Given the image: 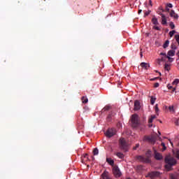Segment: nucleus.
Masks as SVG:
<instances>
[{"instance_id":"obj_1","label":"nucleus","mask_w":179,"mask_h":179,"mask_svg":"<svg viewBox=\"0 0 179 179\" xmlns=\"http://www.w3.org/2000/svg\"><path fill=\"white\" fill-rule=\"evenodd\" d=\"M145 156L138 155L136 157L137 160L143 163H150V157L152 156V151L148 150L145 153Z\"/></svg>"},{"instance_id":"obj_2","label":"nucleus","mask_w":179,"mask_h":179,"mask_svg":"<svg viewBox=\"0 0 179 179\" xmlns=\"http://www.w3.org/2000/svg\"><path fill=\"white\" fill-rule=\"evenodd\" d=\"M165 163L166 164L165 165V168L166 169V170L170 171L173 166L176 164V159H174V158L168 156V157H166L165 158Z\"/></svg>"},{"instance_id":"obj_3","label":"nucleus","mask_w":179,"mask_h":179,"mask_svg":"<svg viewBox=\"0 0 179 179\" xmlns=\"http://www.w3.org/2000/svg\"><path fill=\"white\" fill-rule=\"evenodd\" d=\"M138 125H139V117L136 114L132 115L131 127H133V128H136V127H138Z\"/></svg>"},{"instance_id":"obj_4","label":"nucleus","mask_w":179,"mask_h":179,"mask_svg":"<svg viewBox=\"0 0 179 179\" xmlns=\"http://www.w3.org/2000/svg\"><path fill=\"white\" fill-rule=\"evenodd\" d=\"M115 134H117V130L115 128H110L107 129L105 135L107 138H112Z\"/></svg>"},{"instance_id":"obj_5","label":"nucleus","mask_w":179,"mask_h":179,"mask_svg":"<svg viewBox=\"0 0 179 179\" xmlns=\"http://www.w3.org/2000/svg\"><path fill=\"white\" fill-rule=\"evenodd\" d=\"M119 143L120 145L121 149H122L123 150H125V152H127V148L128 145L127 144V141H125V138H121L119 141Z\"/></svg>"},{"instance_id":"obj_6","label":"nucleus","mask_w":179,"mask_h":179,"mask_svg":"<svg viewBox=\"0 0 179 179\" xmlns=\"http://www.w3.org/2000/svg\"><path fill=\"white\" fill-rule=\"evenodd\" d=\"M113 171L116 178H119V177H121L122 176L121 171H120V168H118V166H115L113 169Z\"/></svg>"},{"instance_id":"obj_7","label":"nucleus","mask_w":179,"mask_h":179,"mask_svg":"<svg viewBox=\"0 0 179 179\" xmlns=\"http://www.w3.org/2000/svg\"><path fill=\"white\" fill-rule=\"evenodd\" d=\"M160 176V172L159 171H152L150 172L146 176V177H150L151 178H155V177H159Z\"/></svg>"},{"instance_id":"obj_8","label":"nucleus","mask_w":179,"mask_h":179,"mask_svg":"<svg viewBox=\"0 0 179 179\" xmlns=\"http://www.w3.org/2000/svg\"><path fill=\"white\" fill-rule=\"evenodd\" d=\"M145 139L146 141H148L152 145H155L156 143V136H147Z\"/></svg>"},{"instance_id":"obj_9","label":"nucleus","mask_w":179,"mask_h":179,"mask_svg":"<svg viewBox=\"0 0 179 179\" xmlns=\"http://www.w3.org/2000/svg\"><path fill=\"white\" fill-rule=\"evenodd\" d=\"M155 159L156 160H162L163 155H162L159 152H157L156 150H154Z\"/></svg>"},{"instance_id":"obj_10","label":"nucleus","mask_w":179,"mask_h":179,"mask_svg":"<svg viewBox=\"0 0 179 179\" xmlns=\"http://www.w3.org/2000/svg\"><path fill=\"white\" fill-rule=\"evenodd\" d=\"M138 110H141V102L136 100L134 101V111H138Z\"/></svg>"},{"instance_id":"obj_11","label":"nucleus","mask_w":179,"mask_h":179,"mask_svg":"<svg viewBox=\"0 0 179 179\" xmlns=\"http://www.w3.org/2000/svg\"><path fill=\"white\" fill-rule=\"evenodd\" d=\"M159 15L162 16V24L163 25L167 24V18H166V15H164V14L162 13H159Z\"/></svg>"},{"instance_id":"obj_12","label":"nucleus","mask_w":179,"mask_h":179,"mask_svg":"<svg viewBox=\"0 0 179 179\" xmlns=\"http://www.w3.org/2000/svg\"><path fill=\"white\" fill-rule=\"evenodd\" d=\"M155 119H156V115H151V118H149L148 126L150 128L153 127V124H152V122H153V120H155Z\"/></svg>"},{"instance_id":"obj_13","label":"nucleus","mask_w":179,"mask_h":179,"mask_svg":"<svg viewBox=\"0 0 179 179\" xmlns=\"http://www.w3.org/2000/svg\"><path fill=\"white\" fill-rule=\"evenodd\" d=\"M101 177L103 179H110V175L107 171H104V172L101 174Z\"/></svg>"},{"instance_id":"obj_14","label":"nucleus","mask_w":179,"mask_h":179,"mask_svg":"<svg viewBox=\"0 0 179 179\" xmlns=\"http://www.w3.org/2000/svg\"><path fill=\"white\" fill-rule=\"evenodd\" d=\"M170 16L171 17H173V19H178V15L176 13V12L173 10H171Z\"/></svg>"},{"instance_id":"obj_15","label":"nucleus","mask_w":179,"mask_h":179,"mask_svg":"<svg viewBox=\"0 0 179 179\" xmlns=\"http://www.w3.org/2000/svg\"><path fill=\"white\" fill-rule=\"evenodd\" d=\"M141 68H143L144 69H148V68H150V65L149 64L145 62H142L141 64Z\"/></svg>"},{"instance_id":"obj_16","label":"nucleus","mask_w":179,"mask_h":179,"mask_svg":"<svg viewBox=\"0 0 179 179\" xmlns=\"http://www.w3.org/2000/svg\"><path fill=\"white\" fill-rule=\"evenodd\" d=\"M176 55V50H171L168 52V56L169 57H174Z\"/></svg>"},{"instance_id":"obj_17","label":"nucleus","mask_w":179,"mask_h":179,"mask_svg":"<svg viewBox=\"0 0 179 179\" xmlns=\"http://www.w3.org/2000/svg\"><path fill=\"white\" fill-rule=\"evenodd\" d=\"M106 162L110 164V166H114V160H113L111 158H106Z\"/></svg>"},{"instance_id":"obj_18","label":"nucleus","mask_w":179,"mask_h":179,"mask_svg":"<svg viewBox=\"0 0 179 179\" xmlns=\"http://www.w3.org/2000/svg\"><path fill=\"white\" fill-rule=\"evenodd\" d=\"M152 22L153 23V24H159V22L157 21V18H156V17H153L152 19Z\"/></svg>"},{"instance_id":"obj_19","label":"nucleus","mask_w":179,"mask_h":179,"mask_svg":"<svg viewBox=\"0 0 179 179\" xmlns=\"http://www.w3.org/2000/svg\"><path fill=\"white\" fill-rule=\"evenodd\" d=\"M168 108H169L170 113H176V110H174V106H169Z\"/></svg>"},{"instance_id":"obj_20","label":"nucleus","mask_w":179,"mask_h":179,"mask_svg":"<svg viewBox=\"0 0 179 179\" xmlns=\"http://www.w3.org/2000/svg\"><path fill=\"white\" fill-rule=\"evenodd\" d=\"M87 101H89V99H87V97H85V96L82 97V102L84 104H86L87 103Z\"/></svg>"},{"instance_id":"obj_21","label":"nucleus","mask_w":179,"mask_h":179,"mask_svg":"<svg viewBox=\"0 0 179 179\" xmlns=\"http://www.w3.org/2000/svg\"><path fill=\"white\" fill-rule=\"evenodd\" d=\"M116 156H117L119 159H124V154H122V152H117Z\"/></svg>"},{"instance_id":"obj_22","label":"nucleus","mask_w":179,"mask_h":179,"mask_svg":"<svg viewBox=\"0 0 179 179\" xmlns=\"http://www.w3.org/2000/svg\"><path fill=\"white\" fill-rule=\"evenodd\" d=\"M170 178L171 179H178L179 178V175L171 174L170 175Z\"/></svg>"},{"instance_id":"obj_23","label":"nucleus","mask_w":179,"mask_h":179,"mask_svg":"<svg viewBox=\"0 0 179 179\" xmlns=\"http://www.w3.org/2000/svg\"><path fill=\"white\" fill-rule=\"evenodd\" d=\"M169 44H170V41L169 40L166 41L163 45V48H167V47H169Z\"/></svg>"},{"instance_id":"obj_24","label":"nucleus","mask_w":179,"mask_h":179,"mask_svg":"<svg viewBox=\"0 0 179 179\" xmlns=\"http://www.w3.org/2000/svg\"><path fill=\"white\" fill-rule=\"evenodd\" d=\"M160 59L162 62H166V61L167 60V55L163 56L160 58Z\"/></svg>"},{"instance_id":"obj_25","label":"nucleus","mask_w":179,"mask_h":179,"mask_svg":"<svg viewBox=\"0 0 179 179\" xmlns=\"http://www.w3.org/2000/svg\"><path fill=\"white\" fill-rule=\"evenodd\" d=\"M93 155H94V156L99 155V149L94 148V150H93Z\"/></svg>"},{"instance_id":"obj_26","label":"nucleus","mask_w":179,"mask_h":179,"mask_svg":"<svg viewBox=\"0 0 179 179\" xmlns=\"http://www.w3.org/2000/svg\"><path fill=\"white\" fill-rule=\"evenodd\" d=\"M110 108H111V106H106L102 109V111H108Z\"/></svg>"},{"instance_id":"obj_27","label":"nucleus","mask_w":179,"mask_h":179,"mask_svg":"<svg viewBox=\"0 0 179 179\" xmlns=\"http://www.w3.org/2000/svg\"><path fill=\"white\" fill-rule=\"evenodd\" d=\"M164 69L165 71H170V65H169L168 64H165Z\"/></svg>"},{"instance_id":"obj_28","label":"nucleus","mask_w":179,"mask_h":179,"mask_svg":"<svg viewBox=\"0 0 179 179\" xmlns=\"http://www.w3.org/2000/svg\"><path fill=\"white\" fill-rule=\"evenodd\" d=\"M155 101H156V98H153V96H151L150 103L152 106L153 104H155Z\"/></svg>"},{"instance_id":"obj_29","label":"nucleus","mask_w":179,"mask_h":179,"mask_svg":"<svg viewBox=\"0 0 179 179\" xmlns=\"http://www.w3.org/2000/svg\"><path fill=\"white\" fill-rule=\"evenodd\" d=\"M179 83V79L176 78L174 80V81L173 82V85H175L176 86V85H178Z\"/></svg>"},{"instance_id":"obj_30","label":"nucleus","mask_w":179,"mask_h":179,"mask_svg":"<svg viewBox=\"0 0 179 179\" xmlns=\"http://www.w3.org/2000/svg\"><path fill=\"white\" fill-rule=\"evenodd\" d=\"M150 12L152 11L150 10L148 11H145L144 14L145 17H146V16H149V15H150Z\"/></svg>"},{"instance_id":"obj_31","label":"nucleus","mask_w":179,"mask_h":179,"mask_svg":"<svg viewBox=\"0 0 179 179\" xmlns=\"http://www.w3.org/2000/svg\"><path fill=\"white\" fill-rule=\"evenodd\" d=\"M175 34H176V31H175L174 30L171 31L169 32V36H170V37H173V36H174Z\"/></svg>"},{"instance_id":"obj_32","label":"nucleus","mask_w":179,"mask_h":179,"mask_svg":"<svg viewBox=\"0 0 179 179\" xmlns=\"http://www.w3.org/2000/svg\"><path fill=\"white\" fill-rule=\"evenodd\" d=\"M171 48L173 50H177V46H176V45L174 43H172L171 45Z\"/></svg>"},{"instance_id":"obj_33","label":"nucleus","mask_w":179,"mask_h":179,"mask_svg":"<svg viewBox=\"0 0 179 179\" xmlns=\"http://www.w3.org/2000/svg\"><path fill=\"white\" fill-rule=\"evenodd\" d=\"M170 27L173 29L176 27V25H174V22H171L169 24Z\"/></svg>"},{"instance_id":"obj_34","label":"nucleus","mask_w":179,"mask_h":179,"mask_svg":"<svg viewBox=\"0 0 179 179\" xmlns=\"http://www.w3.org/2000/svg\"><path fill=\"white\" fill-rule=\"evenodd\" d=\"M175 38H176L177 43L179 44V34L175 35Z\"/></svg>"},{"instance_id":"obj_35","label":"nucleus","mask_w":179,"mask_h":179,"mask_svg":"<svg viewBox=\"0 0 179 179\" xmlns=\"http://www.w3.org/2000/svg\"><path fill=\"white\" fill-rule=\"evenodd\" d=\"M111 118H113V116L111 115H108L107 117V120L110 122L111 121Z\"/></svg>"},{"instance_id":"obj_36","label":"nucleus","mask_w":179,"mask_h":179,"mask_svg":"<svg viewBox=\"0 0 179 179\" xmlns=\"http://www.w3.org/2000/svg\"><path fill=\"white\" fill-rule=\"evenodd\" d=\"M139 148V143L136 144V146L133 148L134 150H136Z\"/></svg>"},{"instance_id":"obj_37","label":"nucleus","mask_w":179,"mask_h":179,"mask_svg":"<svg viewBox=\"0 0 179 179\" xmlns=\"http://www.w3.org/2000/svg\"><path fill=\"white\" fill-rule=\"evenodd\" d=\"M169 59V61H170V62H173V59L170 57V56H166V59Z\"/></svg>"},{"instance_id":"obj_38","label":"nucleus","mask_w":179,"mask_h":179,"mask_svg":"<svg viewBox=\"0 0 179 179\" xmlns=\"http://www.w3.org/2000/svg\"><path fill=\"white\" fill-rule=\"evenodd\" d=\"M166 7L167 8H173V4L169 3L166 4Z\"/></svg>"},{"instance_id":"obj_39","label":"nucleus","mask_w":179,"mask_h":179,"mask_svg":"<svg viewBox=\"0 0 179 179\" xmlns=\"http://www.w3.org/2000/svg\"><path fill=\"white\" fill-rule=\"evenodd\" d=\"M159 83H155L154 84V87H159Z\"/></svg>"},{"instance_id":"obj_40","label":"nucleus","mask_w":179,"mask_h":179,"mask_svg":"<svg viewBox=\"0 0 179 179\" xmlns=\"http://www.w3.org/2000/svg\"><path fill=\"white\" fill-rule=\"evenodd\" d=\"M157 64H158L159 65H160L161 62H162L161 59H158L157 61Z\"/></svg>"},{"instance_id":"obj_41","label":"nucleus","mask_w":179,"mask_h":179,"mask_svg":"<svg viewBox=\"0 0 179 179\" xmlns=\"http://www.w3.org/2000/svg\"><path fill=\"white\" fill-rule=\"evenodd\" d=\"M155 108L156 113H157V111H159V107L157 106V105L155 106Z\"/></svg>"},{"instance_id":"obj_42","label":"nucleus","mask_w":179,"mask_h":179,"mask_svg":"<svg viewBox=\"0 0 179 179\" xmlns=\"http://www.w3.org/2000/svg\"><path fill=\"white\" fill-rule=\"evenodd\" d=\"M154 29H155V30L160 31V27H154Z\"/></svg>"},{"instance_id":"obj_43","label":"nucleus","mask_w":179,"mask_h":179,"mask_svg":"<svg viewBox=\"0 0 179 179\" xmlns=\"http://www.w3.org/2000/svg\"><path fill=\"white\" fill-rule=\"evenodd\" d=\"M160 55H163L164 57H166V55H166V53H164V52H161Z\"/></svg>"},{"instance_id":"obj_44","label":"nucleus","mask_w":179,"mask_h":179,"mask_svg":"<svg viewBox=\"0 0 179 179\" xmlns=\"http://www.w3.org/2000/svg\"><path fill=\"white\" fill-rule=\"evenodd\" d=\"M161 146H162V148H164L166 146V144H164V143H162Z\"/></svg>"},{"instance_id":"obj_45","label":"nucleus","mask_w":179,"mask_h":179,"mask_svg":"<svg viewBox=\"0 0 179 179\" xmlns=\"http://www.w3.org/2000/svg\"><path fill=\"white\" fill-rule=\"evenodd\" d=\"M176 155H177V157H178V159H179V150H178V151H177Z\"/></svg>"},{"instance_id":"obj_46","label":"nucleus","mask_w":179,"mask_h":179,"mask_svg":"<svg viewBox=\"0 0 179 179\" xmlns=\"http://www.w3.org/2000/svg\"><path fill=\"white\" fill-rule=\"evenodd\" d=\"M162 149H163V151H164V150H166V149H167V148H166V145H165L164 147H163Z\"/></svg>"},{"instance_id":"obj_47","label":"nucleus","mask_w":179,"mask_h":179,"mask_svg":"<svg viewBox=\"0 0 179 179\" xmlns=\"http://www.w3.org/2000/svg\"><path fill=\"white\" fill-rule=\"evenodd\" d=\"M166 11H167V12H170V9H169L168 7H166Z\"/></svg>"},{"instance_id":"obj_48","label":"nucleus","mask_w":179,"mask_h":179,"mask_svg":"<svg viewBox=\"0 0 179 179\" xmlns=\"http://www.w3.org/2000/svg\"><path fill=\"white\" fill-rule=\"evenodd\" d=\"M142 13V10H138V14Z\"/></svg>"},{"instance_id":"obj_49","label":"nucleus","mask_w":179,"mask_h":179,"mask_svg":"<svg viewBox=\"0 0 179 179\" xmlns=\"http://www.w3.org/2000/svg\"><path fill=\"white\" fill-rule=\"evenodd\" d=\"M150 5L152 6V0H150Z\"/></svg>"},{"instance_id":"obj_50","label":"nucleus","mask_w":179,"mask_h":179,"mask_svg":"<svg viewBox=\"0 0 179 179\" xmlns=\"http://www.w3.org/2000/svg\"><path fill=\"white\" fill-rule=\"evenodd\" d=\"M172 88H173V87H171V86L168 87V89H169V90H171Z\"/></svg>"},{"instance_id":"obj_51","label":"nucleus","mask_w":179,"mask_h":179,"mask_svg":"<svg viewBox=\"0 0 179 179\" xmlns=\"http://www.w3.org/2000/svg\"><path fill=\"white\" fill-rule=\"evenodd\" d=\"M140 55H141V58H142V57H143V55L142 54V52L140 53Z\"/></svg>"},{"instance_id":"obj_52","label":"nucleus","mask_w":179,"mask_h":179,"mask_svg":"<svg viewBox=\"0 0 179 179\" xmlns=\"http://www.w3.org/2000/svg\"><path fill=\"white\" fill-rule=\"evenodd\" d=\"M157 78L151 79V80H156Z\"/></svg>"},{"instance_id":"obj_53","label":"nucleus","mask_w":179,"mask_h":179,"mask_svg":"<svg viewBox=\"0 0 179 179\" xmlns=\"http://www.w3.org/2000/svg\"><path fill=\"white\" fill-rule=\"evenodd\" d=\"M159 74L160 75V76H162V73L159 72Z\"/></svg>"},{"instance_id":"obj_54","label":"nucleus","mask_w":179,"mask_h":179,"mask_svg":"<svg viewBox=\"0 0 179 179\" xmlns=\"http://www.w3.org/2000/svg\"><path fill=\"white\" fill-rule=\"evenodd\" d=\"M173 92H176V88H174V89L173 90Z\"/></svg>"},{"instance_id":"obj_55","label":"nucleus","mask_w":179,"mask_h":179,"mask_svg":"<svg viewBox=\"0 0 179 179\" xmlns=\"http://www.w3.org/2000/svg\"><path fill=\"white\" fill-rule=\"evenodd\" d=\"M87 156V154H85V157H86Z\"/></svg>"},{"instance_id":"obj_56","label":"nucleus","mask_w":179,"mask_h":179,"mask_svg":"<svg viewBox=\"0 0 179 179\" xmlns=\"http://www.w3.org/2000/svg\"><path fill=\"white\" fill-rule=\"evenodd\" d=\"M159 122L162 124V121L161 120H159Z\"/></svg>"},{"instance_id":"obj_57","label":"nucleus","mask_w":179,"mask_h":179,"mask_svg":"<svg viewBox=\"0 0 179 179\" xmlns=\"http://www.w3.org/2000/svg\"><path fill=\"white\" fill-rule=\"evenodd\" d=\"M162 12H164V10H162Z\"/></svg>"},{"instance_id":"obj_58","label":"nucleus","mask_w":179,"mask_h":179,"mask_svg":"<svg viewBox=\"0 0 179 179\" xmlns=\"http://www.w3.org/2000/svg\"><path fill=\"white\" fill-rule=\"evenodd\" d=\"M178 145H179V144H178Z\"/></svg>"}]
</instances>
